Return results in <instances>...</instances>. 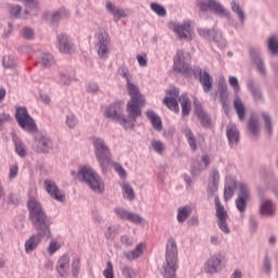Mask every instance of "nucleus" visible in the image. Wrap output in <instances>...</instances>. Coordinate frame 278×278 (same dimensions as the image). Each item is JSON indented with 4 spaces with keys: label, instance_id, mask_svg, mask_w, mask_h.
I'll return each mask as SVG.
<instances>
[{
    "label": "nucleus",
    "instance_id": "obj_3",
    "mask_svg": "<svg viewBox=\"0 0 278 278\" xmlns=\"http://www.w3.org/2000/svg\"><path fill=\"white\" fill-rule=\"evenodd\" d=\"M77 176L78 179L86 184L92 192H96V194H103V192H105V184H103V179H101V176H99L92 168L87 166L79 167Z\"/></svg>",
    "mask_w": 278,
    "mask_h": 278
},
{
    "label": "nucleus",
    "instance_id": "obj_47",
    "mask_svg": "<svg viewBox=\"0 0 278 278\" xmlns=\"http://www.w3.org/2000/svg\"><path fill=\"white\" fill-rule=\"evenodd\" d=\"M15 153L20 157H27V148L25 147V144H23V142L15 141Z\"/></svg>",
    "mask_w": 278,
    "mask_h": 278
},
{
    "label": "nucleus",
    "instance_id": "obj_33",
    "mask_svg": "<svg viewBox=\"0 0 278 278\" xmlns=\"http://www.w3.org/2000/svg\"><path fill=\"white\" fill-rule=\"evenodd\" d=\"M72 276L74 278H79V274L81 273V258L73 257L71 264Z\"/></svg>",
    "mask_w": 278,
    "mask_h": 278
},
{
    "label": "nucleus",
    "instance_id": "obj_40",
    "mask_svg": "<svg viewBox=\"0 0 278 278\" xmlns=\"http://www.w3.org/2000/svg\"><path fill=\"white\" fill-rule=\"evenodd\" d=\"M211 38L213 39V42L219 47V49H225V47H227V41L223 38V35L216 31V29Z\"/></svg>",
    "mask_w": 278,
    "mask_h": 278
},
{
    "label": "nucleus",
    "instance_id": "obj_25",
    "mask_svg": "<svg viewBox=\"0 0 278 278\" xmlns=\"http://www.w3.org/2000/svg\"><path fill=\"white\" fill-rule=\"evenodd\" d=\"M174 31L180 38V40H188L191 31L190 23H184L175 26Z\"/></svg>",
    "mask_w": 278,
    "mask_h": 278
},
{
    "label": "nucleus",
    "instance_id": "obj_32",
    "mask_svg": "<svg viewBox=\"0 0 278 278\" xmlns=\"http://www.w3.org/2000/svg\"><path fill=\"white\" fill-rule=\"evenodd\" d=\"M267 51H269L271 55H278V37L276 35L267 39Z\"/></svg>",
    "mask_w": 278,
    "mask_h": 278
},
{
    "label": "nucleus",
    "instance_id": "obj_18",
    "mask_svg": "<svg viewBox=\"0 0 278 278\" xmlns=\"http://www.w3.org/2000/svg\"><path fill=\"white\" fill-rule=\"evenodd\" d=\"M194 112L199 121L201 122L202 127H204L205 129L212 127V118H210L207 112L203 111V106L201 105V103L194 102Z\"/></svg>",
    "mask_w": 278,
    "mask_h": 278
},
{
    "label": "nucleus",
    "instance_id": "obj_48",
    "mask_svg": "<svg viewBox=\"0 0 278 278\" xmlns=\"http://www.w3.org/2000/svg\"><path fill=\"white\" fill-rule=\"evenodd\" d=\"M262 270L265 275H270L273 273V262L270 261V257H264Z\"/></svg>",
    "mask_w": 278,
    "mask_h": 278
},
{
    "label": "nucleus",
    "instance_id": "obj_12",
    "mask_svg": "<svg viewBox=\"0 0 278 278\" xmlns=\"http://www.w3.org/2000/svg\"><path fill=\"white\" fill-rule=\"evenodd\" d=\"M248 136L252 142H257L262 138V129L260 128V117L257 113H252L248 121Z\"/></svg>",
    "mask_w": 278,
    "mask_h": 278
},
{
    "label": "nucleus",
    "instance_id": "obj_22",
    "mask_svg": "<svg viewBox=\"0 0 278 278\" xmlns=\"http://www.w3.org/2000/svg\"><path fill=\"white\" fill-rule=\"evenodd\" d=\"M226 136L230 147H236L240 142V131L236 125H229L226 128Z\"/></svg>",
    "mask_w": 278,
    "mask_h": 278
},
{
    "label": "nucleus",
    "instance_id": "obj_1",
    "mask_svg": "<svg viewBox=\"0 0 278 278\" xmlns=\"http://www.w3.org/2000/svg\"><path fill=\"white\" fill-rule=\"evenodd\" d=\"M27 208L29 212L28 218L37 233L33 235L28 240H26L25 252L33 253V251L38 249V244L42 242L43 238L47 240L51 238V225H53V223L51 222V217L47 215L42 204L36 200V198H28Z\"/></svg>",
    "mask_w": 278,
    "mask_h": 278
},
{
    "label": "nucleus",
    "instance_id": "obj_15",
    "mask_svg": "<svg viewBox=\"0 0 278 278\" xmlns=\"http://www.w3.org/2000/svg\"><path fill=\"white\" fill-rule=\"evenodd\" d=\"M43 186L46 192H48V194H50V197L54 199V201H59L60 203H64V201H66V197L62 192H60V188L58 187V185H55L54 181L46 179L43 181Z\"/></svg>",
    "mask_w": 278,
    "mask_h": 278
},
{
    "label": "nucleus",
    "instance_id": "obj_63",
    "mask_svg": "<svg viewBox=\"0 0 278 278\" xmlns=\"http://www.w3.org/2000/svg\"><path fill=\"white\" fill-rule=\"evenodd\" d=\"M59 77H60L61 84H63V86H71V76H68L64 73H60Z\"/></svg>",
    "mask_w": 278,
    "mask_h": 278
},
{
    "label": "nucleus",
    "instance_id": "obj_26",
    "mask_svg": "<svg viewBox=\"0 0 278 278\" xmlns=\"http://www.w3.org/2000/svg\"><path fill=\"white\" fill-rule=\"evenodd\" d=\"M260 213L262 216H275V203L270 200H262Z\"/></svg>",
    "mask_w": 278,
    "mask_h": 278
},
{
    "label": "nucleus",
    "instance_id": "obj_53",
    "mask_svg": "<svg viewBox=\"0 0 278 278\" xmlns=\"http://www.w3.org/2000/svg\"><path fill=\"white\" fill-rule=\"evenodd\" d=\"M41 61L43 66H53L55 64V60L51 53H43Z\"/></svg>",
    "mask_w": 278,
    "mask_h": 278
},
{
    "label": "nucleus",
    "instance_id": "obj_17",
    "mask_svg": "<svg viewBox=\"0 0 278 278\" xmlns=\"http://www.w3.org/2000/svg\"><path fill=\"white\" fill-rule=\"evenodd\" d=\"M71 268V256L68 254L62 255L56 263V271L62 278L68 277V269Z\"/></svg>",
    "mask_w": 278,
    "mask_h": 278
},
{
    "label": "nucleus",
    "instance_id": "obj_9",
    "mask_svg": "<svg viewBox=\"0 0 278 278\" xmlns=\"http://www.w3.org/2000/svg\"><path fill=\"white\" fill-rule=\"evenodd\" d=\"M174 71L176 73H181L185 77L192 76V68L190 67V63L187 61L186 52H184V50H178L174 56Z\"/></svg>",
    "mask_w": 278,
    "mask_h": 278
},
{
    "label": "nucleus",
    "instance_id": "obj_28",
    "mask_svg": "<svg viewBox=\"0 0 278 278\" xmlns=\"http://www.w3.org/2000/svg\"><path fill=\"white\" fill-rule=\"evenodd\" d=\"M181 105V114L182 116H190V112L192 110V104L190 102V98L188 94H181L178 99Z\"/></svg>",
    "mask_w": 278,
    "mask_h": 278
},
{
    "label": "nucleus",
    "instance_id": "obj_42",
    "mask_svg": "<svg viewBox=\"0 0 278 278\" xmlns=\"http://www.w3.org/2000/svg\"><path fill=\"white\" fill-rule=\"evenodd\" d=\"M190 216V207H179L178 214H177V220L178 223H186V219Z\"/></svg>",
    "mask_w": 278,
    "mask_h": 278
},
{
    "label": "nucleus",
    "instance_id": "obj_38",
    "mask_svg": "<svg viewBox=\"0 0 278 278\" xmlns=\"http://www.w3.org/2000/svg\"><path fill=\"white\" fill-rule=\"evenodd\" d=\"M105 8L108 12H110L113 16H122L125 17V11L117 9L114 3L106 1Z\"/></svg>",
    "mask_w": 278,
    "mask_h": 278
},
{
    "label": "nucleus",
    "instance_id": "obj_5",
    "mask_svg": "<svg viewBox=\"0 0 278 278\" xmlns=\"http://www.w3.org/2000/svg\"><path fill=\"white\" fill-rule=\"evenodd\" d=\"M177 242L169 238L166 244L164 278H177Z\"/></svg>",
    "mask_w": 278,
    "mask_h": 278
},
{
    "label": "nucleus",
    "instance_id": "obj_56",
    "mask_svg": "<svg viewBox=\"0 0 278 278\" xmlns=\"http://www.w3.org/2000/svg\"><path fill=\"white\" fill-rule=\"evenodd\" d=\"M16 177H18V163L10 165V167H9L10 181H12V179H16Z\"/></svg>",
    "mask_w": 278,
    "mask_h": 278
},
{
    "label": "nucleus",
    "instance_id": "obj_58",
    "mask_svg": "<svg viewBox=\"0 0 278 278\" xmlns=\"http://www.w3.org/2000/svg\"><path fill=\"white\" fill-rule=\"evenodd\" d=\"M105 278H114V265L110 261L106 262V268L103 271Z\"/></svg>",
    "mask_w": 278,
    "mask_h": 278
},
{
    "label": "nucleus",
    "instance_id": "obj_55",
    "mask_svg": "<svg viewBox=\"0 0 278 278\" xmlns=\"http://www.w3.org/2000/svg\"><path fill=\"white\" fill-rule=\"evenodd\" d=\"M21 12H23V8L18 4H12L10 7V14L14 16V18H21Z\"/></svg>",
    "mask_w": 278,
    "mask_h": 278
},
{
    "label": "nucleus",
    "instance_id": "obj_61",
    "mask_svg": "<svg viewBox=\"0 0 278 278\" xmlns=\"http://www.w3.org/2000/svg\"><path fill=\"white\" fill-rule=\"evenodd\" d=\"M166 94L169 99H177L179 97V89L177 87H173L166 91Z\"/></svg>",
    "mask_w": 278,
    "mask_h": 278
},
{
    "label": "nucleus",
    "instance_id": "obj_24",
    "mask_svg": "<svg viewBox=\"0 0 278 278\" xmlns=\"http://www.w3.org/2000/svg\"><path fill=\"white\" fill-rule=\"evenodd\" d=\"M146 116L148 119H150L151 125L153 129H155V131H162V129L164 128L162 126V118L160 117V115H157V113H155V111H147Z\"/></svg>",
    "mask_w": 278,
    "mask_h": 278
},
{
    "label": "nucleus",
    "instance_id": "obj_49",
    "mask_svg": "<svg viewBox=\"0 0 278 278\" xmlns=\"http://www.w3.org/2000/svg\"><path fill=\"white\" fill-rule=\"evenodd\" d=\"M232 12L239 16V20L241 23L244 21V11L240 8V4L236 3V1H232L230 3Z\"/></svg>",
    "mask_w": 278,
    "mask_h": 278
},
{
    "label": "nucleus",
    "instance_id": "obj_51",
    "mask_svg": "<svg viewBox=\"0 0 278 278\" xmlns=\"http://www.w3.org/2000/svg\"><path fill=\"white\" fill-rule=\"evenodd\" d=\"M7 123H12V115L10 113H1L0 114V131H3Z\"/></svg>",
    "mask_w": 278,
    "mask_h": 278
},
{
    "label": "nucleus",
    "instance_id": "obj_8",
    "mask_svg": "<svg viewBox=\"0 0 278 278\" xmlns=\"http://www.w3.org/2000/svg\"><path fill=\"white\" fill-rule=\"evenodd\" d=\"M198 8L201 12H207V10H212L217 16H223L231 23V12H229L223 4L216 0H206V1H199Z\"/></svg>",
    "mask_w": 278,
    "mask_h": 278
},
{
    "label": "nucleus",
    "instance_id": "obj_30",
    "mask_svg": "<svg viewBox=\"0 0 278 278\" xmlns=\"http://www.w3.org/2000/svg\"><path fill=\"white\" fill-rule=\"evenodd\" d=\"M181 131L184 136L187 138V142L191 151H197V137H194L192 129H190V127L188 126H185Z\"/></svg>",
    "mask_w": 278,
    "mask_h": 278
},
{
    "label": "nucleus",
    "instance_id": "obj_21",
    "mask_svg": "<svg viewBox=\"0 0 278 278\" xmlns=\"http://www.w3.org/2000/svg\"><path fill=\"white\" fill-rule=\"evenodd\" d=\"M223 263V258L220 255H213L206 263L205 271L210 275H214L220 270V264Z\"/></svg>",
    "mask_w": 278,
    "mask_h": 278
},
{
    "label": "nucleus",
    "instance_id": "obj_54",
    "mask_svg": "<svg viewBox=\"0 0 278 278\" xmlns=\"http://www.w3.org/2000/svg\"><path fill=\"white\" fill-rule=\"evenodd\" d=\"M122 188L129 201H134L136 199V193L134 192V188L131 187V185H124Z\"/></svg>",
    "mask_w": 278,
    "mask_h": 278
},
{
    "label": "nucleus",
    "instance_id": "obj_34",
    "mask_svg": "<svg viewBox=\"0 0 278 278\" xmlns=\"http://www.w3.org/2000/svg\"><path fill=\"white\" fill-rule=\"evenodd\" d=\"M163 103L168 110H172V112H176V114L179 113V102H177V99L165 97Z\"/></svg>",
    "mask_w": 278,
    "mask_h": 278
},
{
    "label": "nucleus",
    "instance_id": "obj_13",
    "mask_svg": "<svg viewBox=\"0 0 278 278\" xmlns=\"http://www.w3.org/2000/svg\"><path fill=\"white\" fill-rule=\"evenodd\" d=\"M117 73H118V75H121V77L126 79L129 97L144 98L142 96V93H140V89L138 88V86H136V85H134V83H131V74H129V70L127 68V66L121 65L117 70Z\"/></svg>",
    "mask_w": 278,
    "mask_h": 278
},
{
    "label": "nucleus",
    "instance_id": "obj_31",
    "mask_svg": "<svg viewBox=\"0 0 278 278\" xmlns=\"http://www.w3.org/2000/svg\"><path fill=\"white\" fill-rule=\"evenodd\" d=\"M217 90L219 92V101L220 103H226L229 101V92L227 91V81L222 79L218 81Z\"/></svg>",
    "mask_w": 278,
    "mask_h": 278
},
{
    "label": "nucleus",
    "instance_id": "obj_39",
    "mask_svg": "<svg viewBox=\"0 0 278 278\" xmlns=\"http://www.w3.org/2000/svg\"><path fill=\"white\" fill-rule=\"evenodd\" d=\"M151 147L153 151L157 153V155H164V151H166V146H164V142L161 140L153 139L151 141Z\"/></svg>",
    "mask_w": 278,
    "mask_h": 278
},
{
    "label": "nucleus",
    "instance_id": "obj_45",
    "mask_svg": "<svg viewBox=\"0 0 278 278\" xmlns=\"http://www.w3.org/2000/svg\"><path fill=\"white\" fill-rule=\"evenodd\" d=\"M2 66L4 68H16V60L12 55H5L2 58Z\"/></svg>",
    "mask_w": 278,
    "mask_h": 278
},
{
    "label": "nucleus",
    "instance_id": "obj_41",
    "mask_svg": "<svg viewBox=\"0 0 278 278\" xmlns=\"http://www.w3.org/2000/svg\"><path fill=\"white\" fill-rule=\"evenodd\" d=\"M110 166L114 168L115 173L119 175L121 179H127V170H125L121 163L111 161Z\"/></svg>",
    "mask_w": 278,
    "mask_h": 278
},
{
    "label": "nucleus",
    "instance_id": "obj_27",
    "mask_svg": "<svg viewBox=\"0 0 278 278\" xmlns=\"http://www.w3.org/2000/svg\"><path fill=\"white\" fill-rule=\"evenodd\" d=\"M203 91L204 92H210V90H212L213 86H214V78H212V76L210 75V72L204 71L202 77L199 79Z\"/></svg>",
    "mask_w": 278,
    "mask_h": 278
},
{
    "label": "nucleus",
    "instance_id": "obj_60",
    "mask_svg": "<svg viewBox=\"0 0 278 278\" xmlns=\"http://www.w3.org/2000/svg\"><path fill=\"white\" fill-rule=\"evenodd\" d=\"M229 85L233 88L235 92L240 90V83H238V78L235 76L229 77Z\"/></svg>",
    "mask_w": 278,
    "mask_h": 278
},
{
    "label": "nucleus",
    "instance_id": "obj_4",
    "mask_svg": "<svg viewBox=\"0 0 278 278\" xmlns=\"http://www.w3.org/2000/svg\"><path fill=\"white\" fill-rule=\"evenodd\" d=\"M94 149V156L100 164L102 173H108V166L112 164V152L105 140L100 137H93L91 140Z\"/></svg>",
    "mask_w": 278,
    "mask_h": 278
},
{
    "label": "nucleus",
    "instance_id": "obj_36",
    "mask_svg": "<svg viewBox=\"0 0 278 278\" xmlns=\"http://www.w3.org/2000/svg\"><path fill=\"white\" fill-rule=\"evenodd\" d=\"M236 205L237 210L242 214L244 212V184L240 185V194L236 200Z\"/></svg>",
    "mask_w": 278,
    "mask_h": 278
},
{
    "label": "nucleus",
    "instance_id": "obj_16",
    "mask_svg": "<svg viewBox=\"0 0 278 278\" xmlns=\"http://www.w3.org/2000/svg\"><path fill=\"white\" fill-rule=\"evenodd\" d=\"M35 142L37 153H49V151L53 150V142H51V139L45 135L37 137Z\"/></svg>",
    "mask_w": 278,
    "mask_h": 278
},
{
    "label": "nucleus",
    "instance_id": "obj_19",
    "mask_svg": "<svg viewBox=\"0 0 278 278\" xmlns=\"http://www.w3.org/2000/svg\"><path fill=\"white\" fill-rule=\"evenodd\" d=\"M56 40L59 42V51H61V53H73V51H75V46L71 42L68 35H58Z\"/></svg>",
    "mask_w": 278,
    "mask_h": 278
},
{
    "label": "nucleus",
    "instance_id": "obj_37",
    "mask_svg": "<svg viewBox=\"0 0 278 278\" xmlns=\"http://www.w3.org/2000/svg\"><path fill=\"white\" fill-rule=\"evenodd\" d=\"M233 108H235L240 121H244V104H242V100H240V98H236L233 100Z\"/></svg>",
    "mask_w": 278,
    "mask_h": 278
},
{
    "label": "nucleus",
    "instance_id": "obj_62",
    "mask_svg": "<svg viewBox=\"0 0 278 278\" xmlns=\"http://www.w3.org/2000/svg\"><path fill=\"white\" fill-rule=\"evenodd\" d=\"M87 92H91V94H97L99 92V84L89 83L87 86Z\"/></svg>",
    "mask_w": 278,
    "mask_h": 278
},
{
    "label": "nucleus",
    "instance_id": "obj_59",
    "mask_svg": "<svg viewBox=\"0 0 278 278\" xmlns=\"http://www.w3.org/2000/svg\"><path fill=\"white\" fill-rule=\"evenodd\" d=\"M22 36L26 40H33V38H34V30L31 28H29V27H25L22 30Z\"/></svg>",
    "mask_w": 278,
    "mask_h": 278
},
{
    "label": "nucleus",
    "instance_id": "obj_7",
    "mask_svg": "<svg viewBox=\"0 0 278 278\" xmlns=\"http://www.w3.org/2000/svg\"><path fill=\"white\" fill-rule=\"evenodd\" d=\"M15 121L21 129L29 131V134H35V131H38L36 121H34V117L29 115V112L25 106H18L15 110Z\"/></svg>",
    "mask_w": 278,
    "mask_h": 278
},
{
    "label": "nucleus",
    "instance_id": "obj_11",
    "mask_svg": "<svg viewBox=\"0 0 278 278\" xmlns=\"http://www.w3.org/2000/svg\"><path fill=\"white\" fill-rule=\"evenodd\" d=\"M112 39L110 38V34L108 31L100 29L98 33V55L101 60H108V55H110V45Z\"/></svg>",
    "mask_w": 278,
    "mask_h": 278
},
{
    "label": "nucleus",
    "instance_id": "obj_14",
    "mask_svg": "<svg viewBox=\"0 0 278 278\" xmlns=\"http://www.w3.org/2000/svg\"><path fill=\"white\" fill-rule=\"evenodd\" d=\"M220 184V173L218 172V168H213L208 176V184L206 188V194L208 199H212V197H218L216 192H218V186Z\"/></svg>",
    "mask_w": 278,
    "mask_h": 278
},
{
    "label": "nucleus",
    "instance_id": "obj_6",
    "mask_svg": "<svg viewBox=\"0 0 278 278\" xmlns=\"http://www.w3.org/2000/svg\"><path fill=\"white\" fill-rule=\"evenodd\" d=\"M248 53L254 71L262 77V79H266V77H268V70L266 68V62H264V58H262L260 48L250 46L248 48Z\"/></svg>",
    "mask_w": 278,
    "mask_h": 278
},
{
    "label": "nucleus",
    "instance_id": "obj_10",
    "mask_svg": "<svg viewBox=\"0 0 278 278\" xmlns=\"http://www.w3.org/2000/svg\"><path fill=\"white\" fill-rule=\"evenodd\" d=\"M215 210H216L217 225L220 231H223V233H231V230L227 225V218L229 217V214L225 210V206L222 205L220 198L218 195H215Z\"/></svg>",
    "mask_w": 278,
    "mask_h": 278
},
{
    "label": "nucleus",
    "instance_id": "obj_64",
    "mask_svg": "<svg viewBox=\"0 0 278 278\" xmlns=\"http://www.w3.org/2000/svg\"><path fill=\"white\" fill-rule=\"evenodd\" d=\"M191 75H193L194 79H201L203 77V70L201 67H195L191 70Z\"/></svg>",
    "mask_w": 278,
    "mask_h": 278
},
{
    "label": "nucleus",
    "instance_id": "obj_43",
    "mask_svg": "<svg viewBox=\"0 0 278 278\" xmlns=\"http://www.w3.org/2000/svg\"><path fill=\"white\" fill-rule=\"evenodd\" d=\"M150 8L152 12H154V14H156L157 16H162V17L166 16V9L162 4L157 2H152L150 4Z\"/></svg>",
    "mask_w": 278,
    "mask_h": 278
},
{
    "label": "nucleus",
    "instance_id": "obj_57",
    "mask_svg": "<svg viewBox=\"0 0 278 278\" xmlns=\"http://www.w3.org/2000/svg\"><path fill=\"white\" fill-rule=\"evenodd\" d=\"M129 223H134L135 225H142V216L130 212V214L128 215V219Z\"/></svg>",
    "mask_w": 278,
    "mask_h": 278
},
{
    "label": "nucleus",
    "instance_id": "obj_23",
    "mask_svg": "<svg viewBox=\"0 0 278 278\" xmlns=\"http://www.w3.org/2000/svg\"><path fill=\"white\" fill-rule=\"evenodd\" d=\"M236 188H238V182L233 178H228L225 181L224 187V199L225 201H229L231 197H233V193L236 192Z\"/></svg>",
    "mask_w": 278,
    "mask_h": 278
},
{
    "label": "nucleus",
    "instance_id": "obj_35",
    "mask_svg": "<svg viewBox=\"0 0 278 278\" xmlns=\"http://www.w3.org/2000/svg\"><path fill=\"white\" fill-rule=\"evenodd\" d=\"M68 16H71V12L68 10L60 9L52 14V23H59L62 18H68Z\"/></svg>",
    "mask_w": 278,
    "mask_h": 278
},
{
    "label": "nucleus",
    "instance_id": "obj_20",
    "mask_svg": "<svg viewBox=\"0 0 278 278\" xmlns=\"http://www.w3.org/2000/svg\"><path fill=\"white\" fill-rule=\"evenodd\" d=\"M248 90H250L254 101H264V93L260 84L255 83V79L249 78L247 81Z\"/></svg>",
    "mask_w": 278,
    "mask_h": 278
},
{
    "label": "nucleus",
    "instance_id": "obj_44",
    "mask_svg": "<svg viewBox=\"0 0 278 278\" xmlns=\"http://www.w3.org/2000/svg\"><path fill=\"white\" fill-rule=\"evenodd\" d=\"M116 236H118V227L117 226H109L106 231L104 232V237L106 240L113 241Z\"/></svg>",
    "mask_w": 278,
    "mask_h": 278
},
{
    "label": "nucleus",
    "instance_id": "obj_29",
    "mask_svg": "<svg viewBox=\"0 0 278 278\" xmlns=\"http://www.w3.org/2000/svg\"><path fill=\"white\" fill-rule=\"evenodd\" d=\"M262 116H263V121H264L265 134H266V136H268V138H271V136L275 131V126L273 125V117L266 112H263Z\"/></svg>",
    "mask_w": 278,
    "mask_h": 278
},
{
    "label": "nucleus",
    "instance_id": "obj_50",
    "mask_svg": "<svg viewBox=\"0 0 278 278\" xmlns=\"http://www.w3.org/2000/svg\"><path fill=\"white\" fill-rule=\"evenodd\" d=\"M78 123H79V119H77L75 114L70 113L68 115H66V125L70 129H75Z\"/></svg>",
    "mask_w": 278,
    "mask_h": 278
},
{
    "label": "nucleus",
    "instance_id": "obj_46",
    "mask_svg": "<svg viewBox=\"0 0 278 278\" xmlns=\"http://www.w3.org/2000/svg\"><path fill=\"white\" fill-rule=\"evenodd\" d=\"M114 213L116 214V216L121 220H128L129 219V214H131V212H129V211H127L126 208H123V207H115Z\"/></svg>",
    "mask_w": 278,
    "mask_h": 278
},
{
    "label": "nucleus",
    "instance_id": "obj_2",
    "mask_svg": "<svg viewBox=\"0 0 278 278\" xmlns=\"http://www.w3.org/2000/svg\"><path fill=\"white\" fill-rule=\"evenodd\" d=\"M144 105V98L130 96L127 102V116L123 114V103L114 102L105 110V117L122 125L125 131H134L136 129V122L142 116V106Z\"/></svg>",
    "mask_w": 278,
    "mask_h": 278
},
{
    "label": "nucleus",
    "instance_id": "obj_52",
    "mask_svg": "<svg viewBox=\"0 0 278 278\" xmlns=\"http://www.w3.org/2000/svg\"><path fill=\"white\" fill-rule=\"evenodd\" d=\"M216 28H199L198 29V34L199 36H201L202 38H206L207 40H210V38H212L213 34H215Z\"/></svg>",
    "mask_w": 278,
    "mask_h": 278
}]
</instances>
